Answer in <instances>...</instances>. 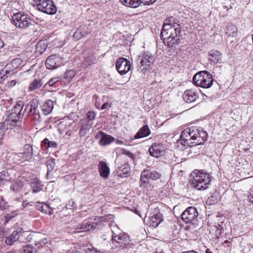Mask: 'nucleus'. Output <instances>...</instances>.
<instances>
[{"mask_svg":"<svg viewBox=\"0 0 253 253\" xmlns=\"http://www.w3.org/2000/svg\"><path fill=\"white\" fill-rule=\"evenodd\" d=\"M208 138V133L201 128L195 126L188 127L180 134V143L184 146L192 148L204 144Z\"/></svg>","mask_w":253,"mask_h":253,"instance_id":"obj_1","label":"nucleus"},{"mask_svg":"<svg viewBox=\"0 0 253 253\" xmlns=\"http://www.w3.org/2000/svg\"><path fill=\"white\" fill-rule=\"evenodd\" d=\"M191 176L192 186L198 190L207 189L211 181V175L203 171L195 170L192 172Z\"/></svg>","mask_w":253,"mask_h":253,"instance_id":"obj_2","label":"nucleus"},{"mask_svg":"<svg viewBox=\"0 0 253 253\" xmlns=\"http://www.w3.org/2000/svg\"><path fill=\"white\" fill-rule=\"evenodd\" d=\"M193 81L196 85L208 88L212 85L214 80L210 73L204 71L196 74L193 78Z\"/></svg>","mask_w":253,"mask_h":253,"instance_id":"obj_3","label":"nucleus"},{"mask_svg":"<svg viewBox=\"0 0 253 253\" xmlns=\"http://www.w3.org/2000/svg\"><path fill=\"white\" fill-rule=\"evenodd\" d=\"M24 103L23 101L20 100L17 102L14 108L11 110V112L8 117L7 121H9L11 126L14 127L18 126L20 122L19 119L23 116Z\"/></svg>","mask_w":253,"mask_h":253,"instance_id":"obj_4","label":"nucleus"},{"mask_svg":"<svg viewBox=\"0 0 253 253\" xmlns=\"http://www.w3.org/2000/svg\"><path fill=\"white\" fill-rule=\"evenodd\" d=\"M32 19L29 15L18 12L14 14L12 17V22L17 28L26 29L32 25Z\"/></svg>","mask_w":253,"mask_h":253,"instance_id":"obj_5","label":"nucleus"},{"mask_svg":"<svg viewBox=\"0 0 253 253\" xmlns=\"http://www.w3.org/2000/svg\"><path fill=\"white\" fill-rule=\"evenodd\" d=\"M34 6L37 9L44 13L52 15L57 11V8L51 0H34Z\"/></svg>","mask_w":253,"mask_h":253,"instance_id":"obj_6","label":"nucleus"},{"mask_svg":"<svg viewBox=\"0 0 253 253\" xmlns=\"http://www.w3.org/2000/svg\"><path fill=\"white\" fill-rule=\"evenodd\" d=\"M154 59L151 54L141 53L138 58L139 70L145 72L151 70L153 67Z\"/></svg>","mask_w":253,"mask_h":253,"instance_id":"obj_7","label":"nucleus"},{"mask_svg":"<svg viewBox=\"0 0 253 253\" xmlns=\"http://www.w3.org/2000/svg\"><path fill=\"white\" fill-rule=\"evenodd\" d=\"M161 176V172L159 171L144 169L141 174L140 185L144 187L146 184H148L149 179L156 180L159 179Z\"/></svg>","mask_w":253,"mask_h":253,"instance_id":"obj_8","label":"nucleus"},{"mask_svg":"<svg viewBox=\"0 0 253 253\" xmlns=\"http://www.w3.org/2000/svg\"><path fill=\"white\" fill-rule=\"evenodd\" d=\"M198 213L196 208L189 207L182 213L181 218L186 223L194 224L197 221Z\"/></svg>","mask_w":253,"mask_h":253,"instance_id":"obj_9","label":"nucleus"},{"mask_svg":"<svg viewBox=\"0 0 253 253\" xmlns=\"http://www.w3.org/2000/svg\"><path fill=\"white\" fill-rule=\"evenodd\" d=\"M96 114L93 111H89L86 114V118L80 121V136H83L86 134L91 127V121L95 118Z\"/></svg>","mask_w":253,"mask_h":253,"instance_id":"obj_10","label":"nucleus"},{"mask_svg":"<svg viewBox=\"0 0 253 253\" xmlns=\"http://www.w3.org/2000/svg\"><path fill=\"white\" fill-rule=\"evenodd\" d=\"M37 108L38 105L34 102L27 104L24 109V115L30 117L31 120L40 121L41 117Z\"/></svg>","mask_w":253,"mask_h":253,"instance_id":"obj_11","label":"nucleus"},{"mask_svg":"<svg viewBox=\"0 0 253 253\" xmlns=\"http://www.w3.org/2000/svg\"><path fill=\"white\" fill-rule=\"evenodd\" d=\"M112 243L114 246L116 248L121 247L126 244L128 240V237L126 234L120 233L117 235L113 229L112 230Z\"/></svg>","mask_w":253,"mask_h":253,"instance_id":"obj_12","label":"nucleus"},{"mask_svg":"<svg viewBox=\"0 0 253 253\" xmlns=\"http://www.w3.org/2000/svg\"><path fill=\"white\" fill-rule=\"evenodd\" d=\"M116 68L121 75H125L130 70V62L125 58H120L117 60Z\"/></svg>","mask_w":253,"mask_h":253,"instance_id":"obj_13","label":"nucleus"},{"mask_svg":"<svg viewBox=\"0 0 253 253\" xmlns=\"http://www.w3.org/2000/svg\"><path fill=\"white\" fill-rule=\"evenodd\" d=\"M170 38L167 41L168 45L169 47H172L178 43L180 33V27L179 25L173 26L171 28L170 31Z\"/></svg>","mask_w":253,"mask_h":253,"instance_id":"obj_14","label":"nucleus"},{"mask_svg":"<svg viewBox=\"0 0 253 253\" xmlns=\"http://www.w3.org/2000/svg\"><path fill=\"white\" fill-rule=\"evenodd\" d=\"M62 64L61 58L57 55H51L45 61V66L48 69L53 70Z\"/></svg>","mask_w":253,"mask_h":253,"instance_id":"obj_15","label":"nucleus"},{"mask_svg":"<svg viewBox=\"0 0 253 253\" xmlns=\"http://www.w3.org/2000/svg\"><path fill=\"white\" fill-rule=\"evenodd\" d=\"M156 210V213H151L148 220V224L150 226L157 227L164 221V216L163 214Z\"/></svg>","mask_w":253,"mask_h":253,"instance_id":"obj_16","label":"nucleus"},{"mask_svg":"<svg viewBox=\"0 0 253 253\" xmlns=\"http://www.w3.org/2000/svg\"><path fill=\"white\" fill-rule=\"evenodd\" d=\"M24 233L25 232L22 228H18L14 230L10 236L6 237L5 239V244L9 246L12 245L14 242L20 239Z\"/></svg>","mask_w":253,"mask_h":253,"instance_id":"obj_17","label":"nucleus"},{"mask_svg":"<svg viewBox=\"0 0 253 253\" xmlns=\"http://www.w3.org/2000/svg\"><path fill=\"white\" fill-rule=\"evenodd\" d=\"M165 147L162 143H154L149 149V152L151 156L159 157L164 155Z\"/></svg>","mask_w":253,"mask_h":253,"instance_id":"obj_18","label":"nucleus"},{"mask_svg":"<svg viewBox=\"0 0 253 253\" xmlns=\"http://www.w3.org/2000/svg\"><path fill=\"white\" fill-rule=\"evenodd\" d=\"M198 92L193 89L185 90L183 95L184 100L187 103H191L195 101L198 98Z\"/></svg>","mask_w":253,"mask_h":253,"instance_id":"obj_19","label":"nucleus"},{"mask_svg":"<svg viewBox=\"0 0 253 253\" xmlns=\"http://www.w3.org/2000/svg\"><path fill=\"white\" fill-rule=\"evenodd\" d=\"M222 55L220 52L211 50L209 53V60L214 64L222 62Z\"/></svg>","mask_w":253,"mask_h":253,"instance_id":"obj_20","label":"nucleus"},{"mask_svg":"<svg viewBox=\"0 0 253 253\" xmlns=\"http://www.w3.org/2000/svg\"><path fill=\"white\" fill-rule=\"evenodd\" d=\"M98 169L102 177L105 179L108 178L110 174V169L105 162L100 161L98 165Z\"/></svg>","mask_w":253,"mask_h":253,"instance_id":"obj_21","label":"nucleus"},{"mask_svg":"<svg viewBox=\"0 0 253 253\" xmlns=\"http://www.w3.org/2000/svg\"><path fill=\"white\" fill-rule=\"evenodd\" d=\"M25 151L17 154V156H22V161H28L31 159L33 155V147L29 144L24 146Z\"/></svg>","mask_w":253,"mask_h":253,"instance_id":"obj_22","label":"nucleus"},{"mask_svg":"<svg viewBox=\"0 0 253 253\" xmlns=\"http://www.w3.org/2000/svg\"><path fill=\"white\" fill-rule=\"evenodd\" d=\"M99 134L101 135V138L99 140V144L102 146L109 145L112 142L115 141V138L106 134L102 131H100Z\"/></svg>","mask_w":253,"mask_h":253,"instance_id":"obj_23","label":"nucleus"},{"mask_svg":"<svg viewBox=\"0 0 253 253\" xmlns=\"http://www.w3.org/2000/svg\"><path fill=\"white\" fill-rule=\"evenodd\" d=\"M130 170V167L127 164H125L119 167L117 170V174L120 177H127Z\"/></svg>","mask_w":253,"mask_h":253,"instance_id":"obj_24","label":"nucleus"},{"mask_svg":"<svg viewBox=\"0 0 253 253\" xmlns=\"http://www.w3.org/2000/svg\"><path fill=\"white\" fill-rule=\"evenodd\" d=\"M150 130L148 126L142 127L134 136V138L138 139L146 137L150 134Z\"/></svg>","mask_w":253,"mask_h":253,"instance_id":"obj_25","label":"nucleus"},{"mask_svg":"<svg viewBox=\"0 0 253 253\" xmlns=\"http://www.w3.org/2000/svg\"><path fill=\"white\" fill-rule=\"evenodd\" d=\"M24 185L23 181L17 180L12 183L10 189L13 192L17 193L22 190Z\"/></svg>","mask_w":253,"mask_h":253,"instance_id":"obj_26","label":"nucleus"},{"mask_svg":"<svg viewBox=\"0 0 253 253\" xmlns=\"http://www.w3.org/2000/svg\"><path fill=\"white\" fill-rule=\"evenodd\" d=\"M31 187L33 192L36 193L42 190L43 185L42 184V182L40 180L34 179L31 183Z\"/></svg>","mask_w":253,"mask_h":253,"instance_id":"obj_27","label":"nucleus"},{"mask_svg":"<svg viewBox=\"0 0 253 253\" xmlns=\"http://www.w3.org/2000/svg\"><path fill=\"white\" fill-rule=\"evenodd\" d=\"M237 28L236 25L232 24L229 23L227 24L226 26V29L225 30V34L228 37H235L237 34Z\"/></svg>","mask_w":253,"mask_h":253,"instance_id":"obj_28","label":"nucleus"},{"mask_svg":"<svg viewBox=\"0 0 253 253\" xmlns=\"http://www.w3.org/2000/svg\"><path fill=\"white\" fill-rule=\"evenodd\" d=\"M53 102L51 100L46 101L42 106V110L45 115L50 113L53 108Z\"/></svg>","mask_w":253,"mask_h":253,"instance_id":"obj_29","label":"nucleus"},{"mask_svg":"<svg viewBox=\"0 0 253 253\" xmlns=\"http://www.w3.org/2000/svg\"><path fill=\"white\" fill-rule=\"evenodd\" d=\"M96 223L85 220L83 223V226L80 227V229H83L80 231V232L93 230L96 228Z\"/></svg>","mask_w":253,"mask_h":253,"instance_id":"obj_30","label":"nucleus"},{"mask_svg":"<svg viewBox=\"0 0 253 253\" xmlns=\"http://www.w3.org/2000/svg\"><path fill=\"white\" fill-rule=\"evenodd\" d=\"M43 84V82L42 79H34L29 86V90L32 91L40 88Z\"/></svg>","mask_w":253,"mask_h":253,"instance_id":"obj_31","label":"nucleus"},{"mask_svg":"<svg viewBox=\"0 0 253 253\" xmlns=\"http://www.w3.org/2000/svg\"><path fill=\"white\" fill-rule=\"evenodd\" d=\"M9 126H11V125L9 121L7 120L4 122L0 123V141L2 139L6 130L9 128Z\"/></svg>","mask_w":253,"mask_h":253,"instance_id":"obj_32","label":"nucleus"},{"mask_svg":"<svg viewBox=\"0 0 253 253\" xmlns=\"http://www.w3.org/2000/svg\"><path fill=\"white\" fill-rule=\"evenodd\" d=\"M122 4L129 7L136 8L140 4L139 0H120Z\"/></svg>","mask_w":253,"mask_h":253,"instance_id":"obj_33","label":"nucleus"},{"mask_svg":"<svg viewBox=\"0 0 253 253\" xmlns=\"http://www.w3.org/2000/svg\"><path fill=\"white\" fill-rule=\"evenodd\" d=\"M173 26H176L175 19L171 16L167 18L165 20L163 27H164V28H167L168 30V28L173 27Z\"/></svg>","mask_w":253,"mask_h":253,"instance_id":"obj_34","label":"nucleus"},{"mask_svg":"<svg viewBox=\"0 0 253 253\" xmlns=\"http://www.w3.org/2000/svg\"><path fill=\"white\" fill-rule=\"evenodd\" d=\"M9 179V175L7 171L3 170L0 172V186L3 185Z\"/></svg>","mask_w":253,"mask_h":253,"instance_id":"obj_35","label":"nucleus"},{"mask_svg":"<svg viewBox=\"0 0 253 253\" xmlns=\"http://www.w3.org/2000/svg\"><path fill=\"white\" fill-rule=\"evenodd\" d=\"M42 146L47 149L48 148H56L57 144L56 142L49 141L47 138H44L42 141Z\"/></svg>","mask_w":253,"mask_h":253,"instance_id":"obj_36","label":"nucleus"},{"mask_svg":"<svg viewBox=\"0 0 253 253\" xmlns=\"http://www.w3.org/2000/svg\"><path fill=\"white\" fill-rule=\"evenodd\" d=\"M34 239L35 245L38 248L44 246L47 242L46 239L45 238L40 239L37 236H35Z\"/></svg>","mask_w":253,"mask_h":253,"instance_id":"obj_37","label":"nucleus"},{"mask_svg":"<svg viewBox=\"0 0 253 253\" xmlns=\"http://www.w3.org/2000/svg\"><path fill=\"white\" fill-rule=\"evenodd\" d=\"M170 30L171 28H168L167 30V28H164V27H163L161 33L162 38L169 41L170 38Z\"/></svg>","mask_w":253,"mask_h":253,"instance_id":"obj_38","label":"nucleus"},{"mask_svg":"<svg viewBox=\"0 0 253 253\" xmlns=\"http://www.w3.org/2000/svg\"><path fill=\"white\" fill-rule=\"evenodd\" d=\"M59 81L60 78L59 77L52 78L44 85V87L47 88V86L53 87L56 83L59 82Z\"/></svg>","mask_w":253,"mask_h":253,"instance_id":"obj_39","label":"nucleus"},{"mask_svg":"<svg viewBox=\"0 0 253 253\" xmlns=\"http://www.w3.org/2000/svg\"><path fill=\"white\" fill-rule=\"evenodd\" d=\"M9 66H10V65H6L5 68L0 72V77L1 79L4 80L7 78V75L10 72V70L8 69V68H10V67H9Z\"/></svg>","mask_w":253,"mask_h":253,"instance_id":"obj_40","label":"nucleus"},{"mask_svg":"<svg viewBox=\"0 0 253 253\" xmlns=\"http://www.w3.org/2000/svg\"><path fill=\"white\" fill-rule=\"evenodd\" d=\"M24 253H37V250L30 245H27L23 248Z\"/></svg>","mask_w":253,"mask_h":253,"instance_id":"obj_41","label":"nucleus"},{"mask_svg":"<svg viewBox=\"0 0 253 253\" xmlns=\"http://www.w3.org/2000/svg\"><path fill=\"white\" fill-rule=\"evenodd\" d=\"M46 214L51 215L53 213V210L49 205L45 203L43 210L42 211Z\"/></svg>","mask_w":253,"mask_h":253,"instance_id":"obj_42","label":"nucleus"},{"mask_svg":"<svg viewBox=\"0 0 253 253\" xmlns=\"http://www.w3.org/2000/svg\"><path fill=\"white\" fill-rule=\"evenodd\" d=\"M75 76V72L73 70H70L67 71L65 74V78L71 80Z\"/></svg>","mask_w":253,"mask_h":253,"instance_id":"obj_43","label":"nucleus"},{"mask_svg":"<svg viewBox=\"0 0 253 253\" xmlns=\"http://www.w3.org/2000/svg\"><path fill=\"white\" fill-rule=\"evenodd\" d=\"M55 160L54 159L50 158L46 161V166L48 169V170H49V167L50 169L52 170L55 167Z\"/></svg>","mask_w":253,"mask_h":253,"instance_id":"obj_44","label":"nucleus"},{"mask_svg":"<svg viewBox=\"0 0 253 253\" xmlns=\"http://www.w3.org/2000/svg\"><path fill=\"white\" fill-rule=\"evenodd\" d=\"M7 203L4 200L3 197L0 195V210H2L6 208Z\"/></svg>","mask_w":253,"mask_h":253,"instance_id":"obj_45","label":"nucleus"},{"mask_svg":"<svg viewBox=\"0 0 253 253\" xmlns=\"http://www.w3.org/2000/svg\"><path fill=\"white\" fill-rule=\"evenodd\" d=\"M44 205L45 203L43 202H37L35 205L36 208L37 210L42 211Z\"/></svg>","mask_w":253,"mask_h":253,"instance_id":"obj_46","label":"nucleus"},{"mask_svg":"<svg viewBox=\"0 0 253 253\" xmlns=\"http://www.w3.org/2000/svg\"><path fill=\"white\" fill-rule=\"evenodd\" d=\"M157 0H139L140 3L144 5H150L154 3Z\"/></svg>","mask_w":253,"mask_h":253,"instance_id":"obj_47","label":"nucleus"},{"mask_svg":"<svg viewBox=\"0 0 253 253\" xmlns=\"http://www.w3.org/2000/svg\"><path fill=\"white\" fill-rule=\"evenodd\" d=\"M112 104L111 102H105L102 105V106L101 107V109H102V110L109 109V108H110L112 106Z\"/></svg>","mask_w":253,"mask_h":253,"instance_id":"obj_48","label":"nucleus"},{"mask_svg":"<svg viewBox=\"0 0 253 253\" xmlns=\"http://www.w3.org/2000/svg\"><path fill=\"white\" fill-rule=\"evenodd\" d=\"M248 197L250 201L253 204V188L250 189V195Z\"/></svg>","mask_w":253,"mask_h":253,"instance_id":"obj_49","label":"nucleus"},{"mask_svg":"<svg viewBox=\"0 0 253 253\" xmlns=\"http://www.w3.org/2000/svg\"><path fill=\"white\" fill-rule=\"evenodd\" d=\"M34 203L31 202H27L26 201H23L22 202V207L23 208H25L27 206H28V205L30 206H33V204Z\"/></svg>","mask_w":253,"mask_h":253,"instance_id":"obj_50","label":"nucleus"},{"mask_svg":"<svg viewBox=\"0 0 253 253\" xmlns=\"http://www.w3.org/2000/svg\"><path fill=\"white\" fill-rule=\"evenodd\" d=\"M17 82L15 80H12L10 82L8 83V87H13L16 84Z\"/></svg>","mask_w":253,"mask_h":253,"instance_id":"obj_51","label":"nucleus"},{"mask_svg":"<svg viewBox=\"0 0 253 253\" xmlns=\"http://www.w3.org/2000/svg\"><path fill=\"white\" fill-rule=\"evenodd\" d=\"M13 216L11 215V214H7L6 216H5V218L6 219V220L8 221L9 220H10V219H11L12 218Z\"/></svg>","mask_w":253,"mask_h":253,"instance_id":"obj_52","label":"nucleus"},{"mask_svg":"<svg viewBox=\"0 0 253 253\" xmlns=\"http://www.w3.org/2000/svg\"><path fill=\"white\" fill-rule=\"evenodd\" d=\"M4 46V42L0 38V49L2 48Z\"/></svg>","mask_w":253,"mask_h":253,"instance_id":"obj_53","label":"nucleus"},{"mask_svg":"<svg viewBox=\"0 0 253 253\" xmlns=\"http://www.w3.org/2000/svg\"><path fill=\"white\" fill-rule=\"evenodd\" d=\"M66 135H68V136H71L72 134H73V133L71 131V130H69V131H67L66 132Z\"/></svg>","mask_w":253,"mask_h":253,"instance_id":"obj_54","label":"nucleus"},{"mask_svg":"<svg viewBox=\"0 0 253 253\" xmlns=\"http://www.w3.org/2000/svg\"><path fill=\"white\" fill-rule=\"evenodd\" d=\"M181 253H197L194 251H190L183 252H182Z\"/></svg>","mask_w":253,"mask_h":253,"instance_id":"obj_55","label":"nucleus"},{"mask_svg":"<svg viewBox=\"0 0 253 253\" xmlns=\"http://www.w3.org/2000/svg\"><path fill=\"white\" fill-rule=\"evenodd\" d=\"M116 143L118 144H124V142L123 141H122V140H117L116 141Z\"/></svg>","mask_w":253,"mask_h":253,"instance_id":"obj_56","label":"nucleus"},{"mask_svg":"<svg viewBox=\"0 0 253 253\" xmlns=\"http://www.w3.org/2000/svg\"><path fill=\"white\" fill-rule=\"evenodd\" d=\"M126 154H127V155L128 156H129V157H131V158H132V157H133V154H132V153H131V152H127Z\"/></svg>","mask_w":253,"mask_h":253,"instance_id":"obj_57","label":"nucleus"},{"mask_svg":"<svg viewBox=\"0 0 253 253\" xmlns=\"http://www.w3.org/2000/svg\"><path fill=\"white\" fill-rule=\"evenodd\" d=\"M15 159H16L17 160H20L22 161V156H17V154L15 155Z\"/></svg>","mask_w":253,"mask_h":253,"instance_id":"obj_58","label":"nucleus"},{"mask_svg":"<svg viewBox=\"0 0 253 253\" xmlns=\"http://www.w3.org/2000/svg\"><path fill=\"white\" fill-rule=\"evenodd\" d=\"M20 61V59H14L12 61V64H14V63H16L17 62V61Z\"/></svg>","mask_w":253,"mask_h":253,"instance_id":"obj_59","label":"nucleus"},{"mask_svg":"<svg viewBox=\"0 0 253 253\" xmlns=\"http://www.w3.org/2000/svg\"><path fill=\"white\" fill-rule=\"evenodd\" d=\"M134 212L136 214L141 217L140 212L138 210H135Z\"/></svg>","mask_w":253,"mask_h":253,"instance_id":"obj_60","label":"nucleus"},{"mask_svg":"<svg viewBox=\"0 0 253 253\" xmlns=\"http://www.w3.org/2000/svg\"><path fill=\"white\" fill-rule=\"evenodd\" d=\"M230 243V242L228 240H225L223 243V244L225 245L227 244L228 245V244Z\"/></svg>","mask_w":253,"mask_h":253,"instance_id":"obj_61","label":"nucleus"},{"mask_svg":"<svg viewBox=\"0 0 253 253\" xmlns=\"http://www.w3.org/2000/svg\"><path fill=\"white\" fill-rule=\"evenodd\" d=\"M206 253H212L209 249H207L206 251Z\"/></svg>","mask_w":253,"mask_h":253,"instance_id":"obj_62","label":"nucleus"},{"mask_svg":"<svg viewBox=\"0 0 253 253\" xmlns=\"http://www.w3.org/2000/svg\"><path fill=\"white\" fill-rule=\"evenodd\" d=\"M78 32L76 31V32L74 33V36H74V38H76V37H78Z\"/></svg>","mask_w":253,"mask_h":253,"instance_id":"obj_63","label":"nucleus"},{"mask_svg":"<svg viewBox=\"0 0 253 253\" xmlns=\"http://www.w3.org/2000/svg\"><path fill=\"white\" fill-rule=\"evenodd\" d=\"M40 46H41V43L40 42H39L36 45V49H38Z\"/></svg>","mask_w":253,"mask_h":253,"instance_id":"obj_64","label":"nucleus"}]
</instances>
